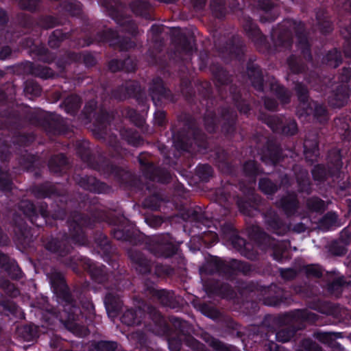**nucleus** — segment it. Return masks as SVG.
Listing matches in <instances>:
<instances>
[{
  "mask_svg": "<svg viewBox=\"0 0 351 351\" xmlns=\"http://www.w3.org/2000/svg\"><path fill=\"white\" fill-rule=\"evenodd\" d=\"M243 29L247 37L254 43L256 47L264 53H271L282 49H289L293 42V35L297 38V45L304 58L313 63L311 45L306 32L305 24L300 21L294 19L285 20L273 29L271 38L274 44V49L267 40L258 25L250 17H245L243 23Z\"/></svg>",
  "mask_w": 351,
  "mask_h": 351,
  "instance_id": "nucleus-1",
  "label": "nucleus"
},
{
  "mask_svg": "<svg viewBox=\"0 0 351 351\" xmlns=\"http://www.w3.org/2000/svg\"><path fill=\"white\" fill-rule=\"evenodd\" d=\"M89 25V23H85L82 29L71 28L69 32H63L62 29L53 30L49 36V47L53 49H58L66 40H71L73 46L77 48L88 47L94 43L108 44L114 49L126 51L136 46L130 38L119 35L117 30L112 28L99 31L92 36L88 29Z\"/></svg>",
  "mask_w": 351,
  "mask_h": 351,
  "instance_id": "nucleus-2",
  "label": "nucleus"
},
{
  "mask_svg": "<svg viewBox=\"0 0 351 351\" xmlns=\"http://www.w3.org/2000/svg\"><path fill=\"white\" fill-rule=\"evenodd\" d=\"M29 127L44 132H68L64 129L63 118L55 112H40L23 106H6L0 110V130L19 132Z\"/></svg>",
  "mask_w": 351,
  "mask_h": 351,
  "instance_id": "nucleus-3",
  "label": "nucleus"
},
{
  "mask_svg": "<svg viewBox=\"0 0 351 351\" xmlns=\"http://www.w3.org/2000/svg\"><path fill=\"white\" fill-rule=\"evenodd\" d=\"M199 104L204 110L203 121L206 132H236L237 111L228 106L218 104V99L213 95V87L208 81L197 84Z\"/></svg>",
  "mask_w": 351,
  "mask_h": 351,
  "instance_id": "nucleus-4",
  "label": "nucleus"
},
{
  "mask_svg": "<svg viewBox=\"0 0 351 351\" xmlns=\"http://www.w3.org/2000/svg\"><path fill=\"white\" fill-rule=\"evenodd\" d=\"M210 71L217 87L221 101L230 99L241 114L247 115L251 110L249 101L243 97L241 88L232 82V75L219 63H212Z\"/></svg>",
  "mask_w": 351,
  "mask_h": 351,
  "instance_id": "nucleus-5",
  "label": "nucleus"
},
{
  "mask_svg": "<svg viewBox=\"0 0 351 351\" xmlns=\"http://www.w3.org/2000/svg\"><path fill=\"white\" fill-rule=\"evenodd\" d=\"M129 98L134 99L144 109L149 108L146 93L140 83L136 80L127 81L112 88L110 92L104 88L101 95V99L104 104H110L112 100L123 101Z\"/></svg>",
  "mask_w": 351,
  "mask_h": 351,
  "instance_id": "nucleus-6",
  "label": "nucleus"
},
{
  "mask_svg": "<svg viewBox=\"0 0 351 351\" xmlns=\"http://www.w3.org/2000/svg\"><path fill=\"white\" fill-rule=\"evenodd\" d=\"M214 46L219 54L228 60L240 59L245 47L242 38L238 35L229 38L221 36L215 40Z\"/></svg>",
  "mask_w": 351,
  "mask_h": 351,
  "instance_id": "nucleus-7",
  "label": "nucleus"
},
{
  "mask_svg": "<svg viewBox=\"0 0 351 351\" xmlns=\"http://www.w3.org/2000/svg\"><path fill=\"white\" fill-rule=\"evenodd\" d=\"M104 6L109 10V15L117 25L122 27L123 31L136 36L138 34V28L136 22L124 12L122 3L118 2L112 5L108 1H105Z\"/></svg>",
  "mask_w": 351,
  "mask_h": 351,
  "instance_id": "nucleus-8",
  "label": "nucleus"
},
{
  "mask_svg": "<svg viewBox=\"0 0 351 351\" xmlns=\"http://www.w3.org/2000/svg\"><path fill=\"white\" fill-rule=\"evenodd\" d=\"M149 95L156 106H161L163 101L174 102L175 96L167 87L163 79L159 76L154 77L149 84Z\"/></svg>",
  "mask_w": 351,
  "mask_h": 351,
  "instance_id": "nucleus-9",
  "label": "nucleus"
},
{
  "mask_svg": "<svg viewBox=\"0 0 351 351\" xmlns=\"http://www.w3.org/2000/svg\"><path fill=\"white\" fill-rule=\"evenodd\" d=\"M265 123L271 132H298L296 121L291 117L282 115H269L265 119Z\"/></svg>",
  "mask_w": 351,
  "mask_h": 351,
  "instance_id": "nucleus-10",
  "label": "nucleus"
},
{
  "mask_svg": "<svg viewBox=\"0 0 351 351\" xmlns=\"http://www.w3.org/2000/svg\"><path fill=\"white\" fill-rule=\"evenodd\" d=\"M256 4L261 12L260 21L263 23L274 22L280 14V7L278 0H256Z\"/></svg>",
  "mask_w": 351,
  "mask_h": 351,
  "instance_id": "nucleus-11",
  "label": "nucleus"
},
{
  "mask_svg": "<svg viewBox=\"0 0 351 351\" xmlns=\"http://www.w3.org/2000/svg\"><path fill=\"white\" fill-rule=\"evenodd\" d=\"M22 45L29 49L28 53L34 60L46 63H50L53 60L52 53L43 44L37 45L31 38H24Z\"/></svg>",
  "mask_w": 351,
  "mask_h": 351,
  "instance_id": "nucleus-12",
  "label": "nucleus"
},
{
  "mask_svg": "<svg viewBox=\"0 0 351 351\" xmlns=\"http://www.w3.org/2000/svg\"><path fill=\"white\" fill-rule=\"evenodd\" d=\"M350 93L348 84H338L328 97V104L333 108H341L347 104Z\"/></svg>",
  "mask_w": 351,
  "mask_h": 351,
  "instance_id": "nucleus-13",
  "label": "nucleus"
},
{
  "mask_svg": "<svg viewBox=\"0 0 351 351\" xmlns=\"http://www.w3.org/2000/svg\"><path fill=\"white\" fill-rule=\"evenodd\" d=\"M250 58L246 65L247 74L252 86L258 93H264V76L261 67Z\"/></svg>",
  "mask_w": 351,
  "mask_h": 351,
  "instance_id": "nucleus-14",
  "label": "nucleus"
},
{
  "mask_svg": "<svg viewBox=\"0 0 351 351\" xmlns=\"http://www.w3.org/2000/svg\"><path fill=\"white\" fill-rule=\"evenodd\" d=\"M20 70L25 74H31L43 80H47L54 77V71L47 66L36 64L32 62L26 61L19 65Z\"/></svg>",
  "mask_w": 351,
  "mask_h": 351,
  "instance_id": "nucleus-15",
  "label": "nucleus"
},
{
  "mask_svg": "<svg viewBox=\"0 0 351 351\" xmlns=\"http://www.w3.org/2000/svg\"><path fill=\"white\" fill-rule=\"evenodd\" d=\"M304 80L312 88L319 93H325L332 85V79L322 76L316 71H311L304 75Z\"/></svg>",
  "mask_w": 351,
  "mask_h": 351,
  "instance_id": "nucleus-16",
  "label": "nucleus"
},
{
  "mask_svg": "<svg viewBox=\"0 0 351 351\" xmlns=\"http://www.w3.org/2000/svg\"><path fill=\"white\" fill-rule=\"evenodd\" d=\"M176 127V130L172 128L171 132H202L198 120L187 112H182L177 116Z\"/></svg>",
  "mask_w": 351,
  "mask_h": 351,
  "instance_id": "nucleus-17",
  "label": "nucleus"
},
{
  "mask_svg": "<svg viewBox=\"0 0 351 351\" xmlns=\"http://www.w3.org/2000/svg\"><path fill=\"white\" fill-rule=\"evenodd\" d=\"M311 114H313L314 119L320 123H326L329 118L326 106L317 101H312L309 106L303 108L301 115L309 116Z\"/></svg>",
  "mask_w": 351,
  "mask_h": 351,
  "instance_id": "nucleus-18",
  "label": "nucleus"
},
{
  "mask_svg": "<svg viewBox=\"0 0 351 351\" xmlns=\"http://www.w3.org/2000/svg\"><path fill=\"white\" fill-rule=\"evenodd\" d=\"M132 12L136 16L147 21H154V8L149 1L135 0L130 3Z\"/></svg>",
  "mask_w": 351,
  "mask_h": 351,
  "instance_id": "nucleus-19",
  "label": "nucleus"
},
{
  "mask_svg": "<svg viewBox=\"0 0 351 351\" xmlns=\"http://www.w3.org/2000/svg\"><path fill=\"white\" fill-rule=\"evenodd\" d=\"M119 116L117 110H100L95 114V121L97 126L102 130H106L108 126L117 123V118Z\"/></svg>",
  "mask_w": 351,
  "mask_h": 351,
  "instance_id": "nucleus-20",
  "label": "nucleus"
},
{
  "mask_svg": "<svg viewBox=\"0 0 351 351\" xmlns=\"http://www.w3.org/2000/svg\"><path fill=\"white\" fill-rule=\"evenodd\" d=\"M172 42L176 49L181 53L189 55L193 51L192 38L188 37L184 33L179 32L173 34Z\"/></svg>",
  "mask_w": 351,
  "mask_h": 351,
  "instance_id": "nucleus-21",
  "label": "nucleus"
},
{
  "mask_svg": "<svg viewBox=\"0 0 351 351\" xmlns=\"http://www.w3.org/2000/svg\"><path fill=\"white\" fill-rule=\"evenodd\" d=\"M62 20L58 16L43 14L36 19V25L41 29L47 30L62 25Z\"/></svg>",
  "mask_w": 351,
  "mask_h": 351,
  "instance_id": "nucleus-22",
  "label": "nucleus"
},
{
  "mask_svg": "<svg viewBox=\"0 0 351 351\" xmlns=\"http://www.w3.org/2000/svg\"><path fill=\"white\" fill-rule=\"evenodd\" d=\"M343 62L342 53L338 48H332L328 50L322 57L321 64L323 66L336 69Z\"/></svg>",
  "mask_w": 351,
  "mask_h": 351,
  "instance_id": "nucleus-23",
  "label": "nucleus"
},
{
  "mask_svg": "<svg viewBox=\"0 0 351 351\" xmlns=\"http://www.w3.org/2000/svg\"><path fill=\"white\" fill-rule=\"evenodd\" d=\"M269 86L270 91L281 104H289L291 102V93L284 85L274 81L271 82Z\"/></svg>",
  "mask_w": 351,
  "mask_h": 351,
  "instance_id": "nucleus-24",
  "label": "nucleus"
},
{
  "mask_svg": "<svg viewBox=\"0 0 351 351\" xmlns=\"http://www.w3.org/2000/svg\"><path fill=\"white\" fill-rule=\"evenodd\" d=\"M67 57L71 62H82L86 68L93 67L97 64L95 57L89 51H72L68 53Z\"/></svg>",
  "mask_w": 351,
  "mask_h": 351,
  "instance_id": "nucleus-25",
  "label": "nucleus"
},
{
  "mask_svg": "<svg viewBox=\"0 0 351 351\" xmlns=\"http://www.w3.org/2000/svg\"><path fill=\"white\" fill-rule=\"evenodd\" d=\"M82 104L80 97L77 95H70L62 101L60 107L63 108L67 114L75 116L80 109Z\"/></svg>",
  "mask_w": 351,
  "mask_h": 351,
  "instance_id": "nucleus-26",
  "label": "nucleus"
},
{
  "mask_svg": "<svg viewBox=\"0 0 351 351\" xmlns=\"http://www.w3.org/2000/svg\"><path fill=\"white\" fill-rule=\"evenodd\" d=\"M343 224L338 215L333 211L327 213L319 221V228L326 230L332 227H340Z\"/></svg>",
  "mask_w": 351,
  "mask_h": 351,
  "instance_id": "nucleus-27",
  "label": "nucleus"
},
{
  "mask_svg": "<svg viewBox=\"0 0 351 351\" xmlns=\"http://www.w3.org/2000/svg\"><path fill=\"white\" fill-rule=\"evenodd\" d=\"M288 69L292 74H300L305 71L306 66L301 58L295 54L290 55L287 59Z\"/></svg>",
  "mask_w": 351,
  "mask_h": 351,
  "instance_id": "nucleus-28",
  "label": "nucleus"
},
{
  "mask_svg": "<svg viewBox=\"0 0 351 351\" xmlns=\"http://www.w3.org/2000/svg\"><path fill=\"white\" fill-rule=\"evenodd\" d=\"M41 86L34 80H27L24 82L23 93L29 99H33L41 95Z\"/></svg>",
  "mask_w": 351,
  "mask_h": 351,
  "instance_id": "nucleus-29",
  "label": "nucleus"
},
{
  "mask_svg": "<svg viewBox=\"0 0 351 351\" xmlns=\"http://www.w3.org/2000/svg\"><path fill=\"white\" fill-rule=\"evenodd\" d=\"M121 114L123 117L128 119L136 127L141 128L145 124V119L138 113V112L130 107L126 106L121 110Z\"/></svg>",
  "mask_w": 351,
  "mask_h": 351,
  "instance_id": "nucleus-30",
  "label": "nucleus"
},
{
  "mask_svg": "<svg viewBox=\"0 0 351 351\" xmlns=\"http://www.w3.org/2000/svg\"><path fill=\"white\" fill-rule=\"evenodd\" d=\"M294 90L300 105L302 106V108L309 106L311 102L308 101L309 91L307 86L302 82H296Z\"/></svg>",
  "mask_w": 351,
  "mask_h": 351,
  "instance_id": "nucleus-31",
  "label": "nucleus"
},
{
  "mask_svg": "<svg viewBox=\"0 0 351 351\" xmlns=\"http://www.w3.org/2000/svg\"><path fill=\"white\" fill-rule=\"evenodd\" d=\"M317 27L322 34L326 35L333 30V25L331 21L324 14L317 13L316 15Z\"/></svg>",
  "mask_w": 351,
  "mask_h": 351,
  "instance_id": "nucleus-32",
  "label": "nucleus"
},
{
  "mask_svg": "<svg viewBox=\"0 0 351 351\" xmlns=\"http://www.w3.org/2000/svg\"><path fill=\"white\" fill-rule=\"evenodd\" d=\"M43 5L42 0H19V6L23 10L35 13L40 10Z\"/></svg>",
  "mask_w": 351,
  "mask_h": 351,
  "instance_id": "nucleus-33",
  "label": "nucleus"
},
{
  "mask_svg": "<svg viewBox=\"0 0 351 351\" xmlns=\"http://www.w3.org/2000/svg\"><path fill=\"white\" fill-rule=\"evenodd\" d=\"M16 21L21 27L27 30H31L36 27V19L30 14L26 13H19L16 15Z\"/></svg>",
  "mask_w": 351,
  "mask_h": 351,
  "instance_id": "nucleus-34",
  "label": "nucleus"
},
{
  "mask_svg": "<svg viewBox=\"0 0 351 351\" xmlns=\"http://www.w3.org/2000/svg\"><path fill=\"white\" fill-rule=\"evenodd\" d=\"M342 34L345 39L343 46L344 56L351 58V23L342 31Z\"/></svg>",
  "mask_w": 351,
  "mask_h": 351,
  "instance_id": "nucleus-35",
  "label": "nucleus"
},
{
  "mask_svg": "<svg viewBox=\"0 0 351 351\" xmlns=\"http://www.w3.org/2000/svg\"><path fill=\"white\" fill-rule=\"evenodd\" d=\"M210 8L217 18H222L226 14L225 0H211Z\"/></svg>",
  "mask_w": 351,
  "mask_h": 351,
  "instance_id": "nucleus-36",
  "label": "nucleus"
},
{
  "mask_svg": "<svg viewBox=\"0 0 351 351\" xmlns=\"http://www.w3.org/2000/svg\"><path fill=\"white\" fill-rule=\"evenodd\" d=\"M130 62H132V60L130 58H126L123 60L113 58L108 62V67L111 72L116 73L123 70L125 67V65Z\"/></svg>",
  "mask_w": 351,
  "mask_h": 351,
  "instance_id": "nucleus-37",
  "label": "nucleus"
},
{
  "mask_svg": "<svg viewBox=\"0 0 351 351\" xmlns=\"http://www.w3.org/2000/svg\"><path fill=\"white\" fill-rule=\"evenodd\" d=\"M182 93L185 95L186 99L189 102H195L197 96L195 92L192 87L191 83L189 81H182L181 83Z\"/></svg>",
  "mask_w": 351,
  "mask_h": 351,
  "instance_id": "nucleus-38",
  "label": "nucleus"
},
{
  "mask_svg": "<svg viewBox=\"0 0 351 351\" xmlns=\"http://www.w3.org/2000/svg\"><path fill=\"white\" fill-rule=\"evenodd\" d=\"M350 118L348 117H340L334 120V127L337 132H351L350 126Z\"/></svg>",
  "mask_w": 351,
  "mask_h": 351,
  "instance_id": "nucleus-39",
  "label": "nucleus"
},
{
  "mask_svg": "<svg viewBox=\"0 0 351 351\" xmlns=\"http://www.w3.org/2000/svg\"><path fill=\"white\" fill-rule=\"evenodd\" d=\"M65 325L66 328L78 336H85L88 332L86 328L81 326L77 323H72L70 320H67Z\"/></svg>",
  "mask_w": 351,
  "mask_h": 351,
  "instance_id": "nucleus-40",
  "label": "nucleus"
},
{
  "mask_svg": "<svg viewBox=\"0 0 351 351\" xmlns=\"http://www.w3.org/2000/svg\"><path fill=\"white\" fill-rule=\"evenodd\" d=\"M206 341L216 351H235L234 348L227 347L218 340L212 337H210Z\"/></svg>",
  "mask_w": 351,
  "mask_h": 351,
  "instance_id": "nucleus-41",
  "label": "nucleus"
},
{
  "mask_svg": "<svg viewBox=\"0 0 351 351\" xmlns=\"http://www.w3.org/2000/svg\"><path fill=\"white\" fill-rule=\"evenodd\" d=\"M350 80L351 68L346 66L343 67L338 76V81L339 84H348Z\"/></svg>",
  "mask_w": 351,
  "mask_h": 351,
  "instance_id": "nucleus-42",
  "label": "nucleus"
},
{
  "mask_svg": "<svg viewBox=\"0 0 351 351\" xmlns=\"http://www.w3.org/2000/svg\"><path fill=\"white\" fill-rule=\"evenodd\" d=\"M259 186L261 190L267 194L272 193L276 190V186L267 179L261 180Z\"/></svg>",
  "mask_w": 351,
  "mask_h": 351,
  "instance_id": "nucleus-43",
  "label": "nucleus"
},
{
  "mask_svg": "<svg viewBox=\"0 0 351 351\" xmlns=\"http://www.w3.org/2000/svg\"><path fill=\"white\" fill-rule=\"evenodd\" d=\"M339 241L345 245L351 243V226L346 227L341 231Z\"/></svg>",
  "mask_w": 351,
  "mask_h": 351,
  "instance_id": "nucleus-44",
  "label": "nucleus"
},
{
  "mask_svg": "<svg viewBox=\"0 0 351 351\" xmlns=\"http://www.w3.org/2000/svg\"><path fill=\"white\" fill-rule=\"evenodd\" d=\"M149 56L152 58V61L153 64L159 65L162 67H165L168 65V61L166 58H161L160 53L159 54H154L152 51L149 50Z\"/></svg>",
  "mask_w": 351,
  "mask_h": 351,
  "instance_id": "nucleus-45",
  "label": "nucleus"
},
{
  "mask_svg": "<svg viewBox=\"0 0 351 351\" xmlns=\"http://www.w3.org/2000/svg\"><path fill=\"white\" fill-rule=\"evenodd\" d=\"M264 106L265 108L270 111H276L278 108V101L272 97H265L264 98Z\"/></svg>",
  "mask_w": 351,
  "mask_h": 351,
  "instance_id": "nucleus-46",
  "label": "nucleus"
},
{
  "mask_svg": "<svg viewBox=\"0 0 351 351\" xmlns=\"http://www.w3.org/2000/svg\"><path fill=\"white\" fill-rule=\"evenodd\" d=\"M308 206L313 210L319 211L324 208V202L319 199L313 198L308 200Z\"/></svg>",
  "mask_w": 351,
  "mask_h": 351,
  "instance_id": "nucleus-47",
  "label": "nucleus"
},
{
  "mask_svg": "<svg viewBox=\"0 0 351 351\" xmlns=\"http://www.w3.org/2000/svg\"><path fill=\"white\" fill-rule=\"evenodd\" d=\"M154 121L156 124L163 126L167 122V113L164 110H157L154 113Z\"/></svg>",
  "mask_w": 351,
  "mask_h": 351,
  "instance_id": "nucleus-48",
  "label": "nucleus"
},
{
  "mask_svg": "<svg viewBox=\"0 0 351 351\" xmlns=\"http://www.w3.org/2000/svg\"><path fill=\"white\" fill-rule=\"evenodd\" d=\"M293 335V332L289 330H282L278 332L276 335V337L279 341L287 342Z\"/></svg>",
  "mask_w": 351,
  "mask_h": 351,
  "instance_id": "nucleus-49",
  "label": "nucleus"
},
{
  "mask_svg": "<svg viewBox=\"0 0 351 351\" xmlns=\"http://www.w3.org/2000/svg\"><path fill=\"white\" fill-rule=\"evenodd\" d=\"M306 272L308 276L319 277L322 275V269L318 265H308L306 268Z\"/></svg>",
  "mask_w": 351,
  "mask_h": 351,
  "instance_id": "nucleus-50",
  "label": "nucleus"
},
{
  "mask_svg": "<svg viewBox=\"0 0 351 351\" xmlns=\"http://www.w3.org/2000/svg\"><path fill=\"white\" fill-rule=\"evenodd\" d=\"M12 53V49L9 46H3L0 48V60H5Z\"/></svg>",
  "mask_w": 351,
  "mask_h": 351,
  "instance_id": "nucleus-51",
  "label": "nucleus"
},
{
  "mask_svg": "<svg viewBox=\"0 0 351 351\" xmlns=\"http://www.w3.org/2000/svg\"><path fill=\"white\" fill-rule=\"evenodd\" d=\"M149 31L152 32L153 36L156 37L162 34L163 31V26L156 23L153 24L151 26Z\"/></svg>",
  "mask_w": 351,
  "mask_h": 351,
  "instance_id": "nucleus-52",
  "label": "nucleus"
},
{
  "mask_svg": "<svg viewBox=\"0 0 351 351\" xmlns=\"http://www.w3.org/2000/svg\"><path fill=\"white\" fill-rule=\"evenodd\" d=\"M134 314L132 311H127L122 317V322L128 325L133 324Z\"/></svg>",
  "mask_w": 351,
  "mask_h": 351,
  "instance_id": "nucleus-53",
  "label": "nucleus"
},
{
  "mask_svg": "<svg viewBox=\"0 0 351 351\" xmlns=\"http://www.w3.org/2000/svg\"><path fill=\"white\" fill-rule=\"evenodd\" d=\"M9 18L7 12L0 8V25L5 26L8 24Z\"/></svg>",
  "mask_w": 351,
  "mask_h": 351,
  "instance_id": "nucleus-54",
  "label": "nucleus"
},
{
  "mask_svg": "<svg viewBox=\"0 0 351 351\" xmlns=\"http://www.w3.org/2000/svg\"><path fill=\"white\" fill-rule=\"evenodd\" d=\"M99 348L101 351H113L115 348L114 343L101 342L99 343Z\"/></svg>",
  "mask_w": 351,
  "mask_h": 351,
  "instance_id": "nucleus-55",
  "label": "nucleus"
},
{
  "mask_svg": "<svg viewBox=\"0 0 351 351\" xmlns=\"http://www.w3.org/2000/svg\"><path fill=\"white\" fill-rule=\"evenodd\" d=\"M191 2L196 10H202L206 5V0H191Z\"/></svg>",
  "mask_w": 351,
  "mask_h": 351,
  "instance_id": "nucleus-56",
  "label": "nucleus"
},
{
  "mask_svg": "<svg viewBox=\"0 0 351 351\" xmlns=\"http://www.w3.org/2000/svg\"><path fill=\"white\" fill-rule=\"evenodd\" d=\"M244 169L248 173H253L256 170V164L253 161H250L245 165Z\"/></svg>",
  "mask_w": 351,
  "mask_h": 351,
  "instance_id": "nucleus-57",
  "label": "nucleus"
},
{
  "mask_svg": "<svg viewBox=\"0 0 351 351\" xmlns=\"http://www.w3.org/2000/svg\"><path fill=\"white\" fill-rule=\"evenodd\" d=\"M96 108V103H88L85 105L84 111L86 113H92L95 110Z\"/></svg>",
  "mask_w": 351,
  "mask_h": 351,
  "instance_id": "nucleus-58",
  "label": "nucleus"
},
{
  "mask_svg": "<svg viewBox=\"0 0 351 351\" xmlns=\"http://www.w3.org/2000/svg\"><path fill=\"white\" fill-rule=\"evenodd\" d=\"M8 99L7 93L0 88V104H4Z\"/></svg>",
  "mask_w": 351,
  "mask_h": 351,
  "instance_id": "nucleus-59",
  "label": "nucleus"
},
{
  "mask_svg": "<svg viewBox=\"0 0 351 351\" xmlns=\"http://www.w3.org/2000/svg\"><path fill=\"white\" fill-rule=\"evenodd\" d=\"M346 252H347V249L346 247L336 248L334 250L335 254L338 256H342V255L345 254L346 253Z\"/></svg>",
  "mask_w": 351,
  "mask_h": 351,
  "instance_id": "nucleus-60",
  "label": "nucleus"
},
{
  "mask_svg": "<svg viewBox=\"0 0 351 351\" xmlns=\"http://www.w3.org/2000/svg\"><path fill=\"white\" fill-rule=\"evenodd\" d=\"M346 181L344 182L342 185H340V188L342 189V190H344V189H346L347 188H348L350 186V177L348 176H346Z\"/></svg>",
  "mask_w": 351,
  "mask_h": 351,
  "instance_id": "nucleus-61",
  "label": "nucleus"
},
{
  "mask_svg": "<svg viewBox=\"0 0 351 351\" xmlns=\"http://www.w3.org/2000/svg\"><path fill=\"white\" fill-rule=\"evenodd\" d=\"M332 154H334L335 158V161H339L341 160L342 158V154H341L340 151L339 149H335L332 152Z\"/></svg>",
  "mask_w": 351,
  "mask_h": 351,
  "instance_id": "nucleus-62",
  "label": "nucleus"
},
{
  "mask_svg": "<svg viewBox=\"0 0 351 351\" xmlns=\"http://www.w3.org/2000/svg\"><path fill=\"white\" fill-rule=\"evenodd\" d=\"M331 334L330 333H321L319 335V339L321 341H323L324 342H326V339L330 337Z\"/></svg>",
  "mask_w": 351,
  "mask_h": 351,
  "instance_id": "nucleus-63",
  "label": "nucleus"
},
{
  "mask_svg": "<svg viewBox=\"0 0 351 351\" xmlns=\"http://www.w3.org/2000/svg\"><path fill=\"white\" fill-rule=\"evenodd\" d=\"M269 349H270V351H282L281 348L280 347L277 346V345L274 343H272L269 346Z\"/></svg>",
  "mask_w": 351,
  "mask_h": 351,
  "instance_id": "nucleus-64",
  "label": "nucleus"
}]
</instances>
